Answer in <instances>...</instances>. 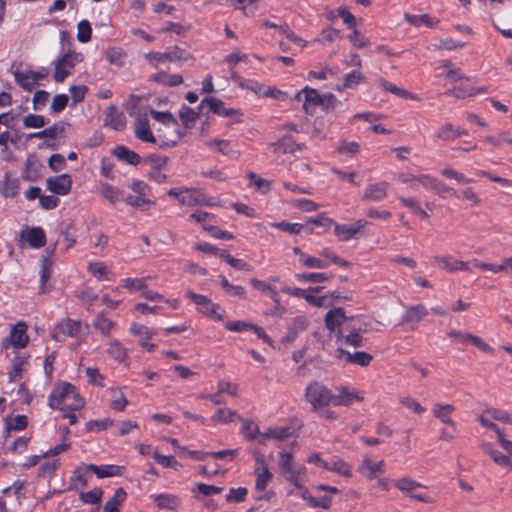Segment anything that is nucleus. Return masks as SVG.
<instances>
[{
    "instance_id": "47",
    "label": "nucleus",
    "mask_w": 512,
    "mask_h": 512,
    "mask_svg": "<svg viewBox=\"0 0 512 512\" xmlns=\"http://www.w3.org/2000/svg\"><path fill=\"white\" fill-rule=\"evenodd\" d=\"M377 83H378L379 87H381L383 90L388 91L392 94H395L401 98H411V99L414 98L408 91L397 87L396 85L390 83L389 81H387L384 78H379L377 80Z\"/></svg>"
},
{
    "instance_id": "21",
    "label": "nucleus",
    "mask_w": 512,
    "mask_h": 512,
    "mask_svg": "<svg viewBox=\"0 0 512 512\" xmlns=\"http://www.w3.org/2000/svg\"><path fill=\"white\" fill-rule=\"evenodd\" d=\"M135 135L143 142L155 143V137L150 130L147 114L138 115L136 118Z\"/></svg>"
},
{
    "instance_id": "25",
    "label": "nucleus",
    "mask_w": 512,
    "mask_h": 512,
    "mask_svg": "<svg viewBox=\"0 0 512 512\" xmlns=\"http://www.w3.org/2000/svg\"><path fill=\"white\" fill-rule=\"evenodd\" d=\"M149 81L168 86L175 87L183 83V77L179 74H169L165 71H159L149 77Z\"/></svg>"
},
{
    "instance_id": "34",
    "label": "nucleus",
    "mask_w": 512,
    "mask_h": 512,
    "mask_svg": "<svg viewBox=\"0 0 512 512\" xmlns=\"http://www.w3.org/2000/svg\"><path fill=\"white\" fill-rule=\"evenodd\" d=\"M123 201L134 208L141 210H148L154 202L148 198V195L144 194H130L124 196Z\"/></svg>"
},
{
    "instance_id": "8",
    "label": "nucleus",
    "mask_w": 512,
    "mask_h": 512,
    "mask_svg": "<svg viewBox=\"0 0 512 512\" xmlns=\"http://www.w3.org/2000/svg\"><path fill=\"white\" fill-rule=\"evenodd\" d=\"M27 328L28 326L25 322H17L15 325L12 326L10 330V335L7 339L4 340L3 346L7 348L8 344H10L15 349L25 348L29 342Z\"/></svg>"
},
{
    "instance_id": "42",
    "label": "nucleus",
    "mask_w": 512,
    "mask_h": 512,
    "mask_svg": "<svg viewBox=\"0 0 512 512\" xmlns=\"http://www.w3.org/2000/svg\"><path fill=\"white\" fill-rule=\"evenodd\" d=\"M284 478L293 484L294 487L304 483L306 478V468L303 465L295 466L293 470L283 474Z\"/></svg>"
},
{
    "instance_id": "38",
    "label": "nucleus",
    "mask_w": 512,
    "mask_h": 512,
    "mask_svg": "<svg viewBox=\"0 0 512 512\" xmlns=\"http://www.w3.org/2000/svg\"><path fill=\"white\" fill-rule=\"evenodd\" d=\"M202 201V192L195 188H185L180 204L182 206L194 207L199 206Z\"/></svg>"
},
{
    "instance_id": "31",
    "label": "nucleus",
    "mask_w": 512,
    "mask_h": 512,
    "mask_svg": "<svg viewBox=\"0 0 512 512\" xmlns=\"http://www.w3.org/2000/svg\"><path fill=\"white\" fill-rule=\"evenodd\" d=\"M428 315L427 308L422 304L409 307L402 317V323H418Z\"/></svg>"
},
{
    "instance_id": "51",
    "label": "nucleus",
    "mask_w": 512,
    "mask_h": 512,
    "mask_svg": "<svg viewBox=\"0 0 512 512\" xmlns=\"http://www.w3.org/2000/svg\"><path fill=\"white\" fill-rule=\"evenodd\" d=\"M15 81L26 91H32L35 87L33 75L29 72L15 71Z\"/></svg>"
},
{
    "instance_id": "32",
    "label": "nucleus",
    "mask_w": 512,
    "mask_h": 512,
    "mask_svg": "<svg viewBox=\"0 0 512 512\" xmlns=\"http://www.w3.org/2000/svg\"><path fill=\"white\" fill-rule=\"evenodd\" d=\"M113 155L117 157L120 161H123L130 165H137L141 159L136 152L122 145L116 146L113 149Z\"/></svg>"
},
{
    "instance_id": "45",
    "label": "nucleus",
    "mask_w": 512,
    "mask_h": 512,
    "mask_svg": "<svg viewBox=\"0 0 512 512\" xmlns=\"http://www.w3.org/2000/svg\"><path fill=\"white\" fill-rule=\"evenodd\" d=\"M220 284L221 287L226 291V293L230 296L238 297L240 299L246 298V291L244 287L240 285L231 284L226 277L220 276Z\"/></svg>"
},
{
    "instance_id": "17",
    "label": "nucleus",
    "mask_w": 512,
    "mask_h": 512,
    "mask_svg": "<svg viewBox=\"0 0 512 512\" xmlns=\"http://www.w3.org/2000/svg\"><path fill=\"white\" fill-rule=\"evenodd\" d=\"M20 238L28 242L33 249H39L46 244V235L41 227L25 228L20 232Z\"/></svg>"
},
{
    "instance_id": "64",
    "label": "nucleus",
    "mask_w": 512,
    "mask_h": 512,
    "mask_svg": "<svg viewBox=\"0 0 512 512\" xmlns=\"http://www.w3.org/2000/svg\"><path fill=\"white\" fill-rule=\"evenodd\" d=\"M103 491L100 488H95L88 492H81L80 499L85 504H96L100 501Z\"/></svg>"
},
{
    "instance_id": "14",
    "label": "nucleus",
    "mask_w": 512,
    "mask_h": 512,
    "mask_svg": "<svg viewBox=\"0 0 512 512\" xmlns=\"http://www.w3.org/2000/svg\"><path fill=\"white\" fill-rule=\"evenodd\" d=\"M321 97L322 95L316 89L306 86L296 94L295 98L298 101L303 100V109L306 113L313 114L320 103Z\"/></svg>"
},
{
    "instance_id": "22",
    "label": "nucleus",
    "mask_w": 512,
    "mask_h": 512,
    "mask_svg": "<svg viewBox=\"0 0 512 512\" xmlns=\"http://www.w3.org/2000/svg\"><path fill=\"white\" fill-rule=\"evenodd\" d=\"M388 186L389 185L387 182H379L367 185L363 195V200L374 202L381 201L387 195Z\"/></svg>"
},
{
    "instance_id": "56",
    "label": "nucleus",
    "mask_w": 512,
    "mask_h": 512,
    "mask_svg": "<svg viewBox=\"0 0 512 512\" xmlns=\"http://www.w3.org/2000/svg\"><path fill=\"white\" fill-rule=\"evenodd\" d=\"M299 263H301L305 267L313 269H325L329 266V263L327 261H323L319 258L310 256L308 254L301 255V258H299Z\"/></svg>"
},
{
    "instance_id": "30",
    "label": "nucleus",
    "mask_w": 512,
    "mask_h": 512,
    "mask_svg": "<svg viewBox=\"0 0 512 512\" xmlns=\"http://www.w3.org/2000/svg\"><path fill=\"white\" fill-rule=\"evenodd\" d=\"M454 410L455 407L451 404H435L433 408V414L442 423L451 426L455 431V422L450 417L451 413L454 412Z\"/></svg>"
},
{
    "instance_id": "11",
    "label": "nucleus",
    "mask_w": 512,
    "mask_h": 512,
    "mask_svg": "<svg viewBox=\"0 0 512 512\" xmlns=\"http://www.w3.org/2000/svg\"><path fill=\"white\" fill-rule=\"evenodd\" d=\"M186 297L191 299L194 304L197 306V309L214 319H221V315L218 313L220 310V306L218 304H214L209 298L204 295L194 293L192 291L186 292Z\"/></svg>"
},
{
    "instance_id": "37",
    "label": "nucleus",
    "mask_w": 512,
    "mask_h": 512,
    "mask_svg": "<svg viewBox=\"0 0 512 512\" xmlns=\"http://www.w3.org/2000/svg\"><path fill=\"white\" fill-rule=\"evenodd\" d=\"M93 326L97 329L102 335L108 337L112 333V331L116 327V323L111 319L107 318L104 313H100L97 315L93 322Z\"/></svg>"
},
{
    "instance_id": "44",
    "label": "nucleus",
    "mask_w": 512,
    "mask_h": 512,
    "mask_svg": "<svg viewBox=\"0 0 512 512\" xmlns=\"http://www.w3.org/2000/svg\"><path fill=\"white\" fill-rule=\"evenodd\" d=\"M299 282H311V283H322L330 280L333 275L327 273H298L295 275Z\"/></svg>"
},
{
    "instance_id": "39",
    "label": "nucleus",
    "mask_w": 512,
    "mask_h": 512,
    "mask_svg": "<svg viewBox=\"0 0 512 512\" xmlns=\"http://www.w3.org/2000/svg\"><path fill=\"white\" fill-rule=\"evenodd\" d=\"M326 470L336 472L339 475L345 477L352 476L351 466L338 457H333L330 461H328V467H326Z\"/></svg>"
},
{
    "instance_id": "43",
    "label": "nucleus",
    "mask_w": 512,
    "mask_h": 512,
    "mask_svg": "<svg viewBox=\"0 0 512 512\" xmlns=\"http://www.w3.org/2000/svg\"><path fill=\"white\" fill-rule=\"evenodd\" d=\"M254 473L256 476L255 488L257 491H264L267 487L268 483L272 479V473L269 468L254 469Z\"/></svg>"
},
{
    "instance_id": "23",
    "label": "nucleus",
    "mask_w": 512,
    "mask_h": 512,
    "mask_svg": "<svg viewBox=\"0 0 512 512\" xmlns=\"http://www.w3.org/2000/svg\"><path fill=\"white\" fill-rule=\"evenodd\" d=\"M89 473H91V470L88 468V464L78 466L70 478V489L79 490L85 488L88 484Z\"/></svg>"
},
{
    "instance_id": "48",
    "label": "nucleus",
    "mask_w": 512,
    "mask_h": 512,
    "mask_svg": "<svg viewBox=\"0 0 512 512\" xmlns=\"http://www.w3.org/2000/svg\"><path fill=\"white\" fill-rule=\"evenodd\" d=\"M126 498V492L119 488L115 491L114 496L108 500L104 506L105 512H120L118 506L124 501Z\"/></svg>"
},
{
    "instance_id": "9",
    "label": "nucleus",
    "mask_w": 512,
    "mask_h": 512,
    "mask_svg": "<svg viewBox=\"0 0 512 512\" xmlns=\"http://www.w3.org/2000/svg\"><path fill=\"white\" fill-rule=\"evenodd\" d=\"M305 147V144L297 143L291 135H285L268 144V149L276 155L294 154L297 151H302Z\"/></svg>"
},
{
    "instance_id": "60",
    "label": "nucleus",
    "mask_w": 512,
    "mask_h": 512,
    "mask_svg": "<svg viewBox=\"0 0 512 512\" xmlns=\"http://www.w3.org/2000/svg\"><path fill=\"white\" fill-rule=\"evenodd\" d=\"M337 151L342 155L352 157L360 151V144L354 141L348 142L343 140L340 142Z\"/></svg>"
},
{
    "instance_id": "35",
    "label": "nucleus",
    "mask_w": 512,
    "mask_h": 512,
    "mask_svg": "<svg viewBox=\"0 0 512 512\" xmlns=\"http://www.w3.org/2000/svg\"><path fill=\"white\" fill-rule=\"evenodd\" d=\"M206 145L210 148L216 149L223 155H227L230 157H236L239 155V150L233 148L229 140L224 139H212L207 141Z\"/></svg>"
},
{
    "instance_id": "59",
    "label": "nucleus",
    "mask_w": 512,
    "mask_h": 512,
    "mask_svg": "<svg viewBox=\"0 0 512 512\" xmlns=\"http://www.w3.org/2000/svg\"><path fill=\"white\" fill-rule=\"evenodd\" d=\"M404 17L408 23H410L411 25H414V26H420L421 24H425L429 27H434L435 24L437 23V22H433V20L427 14L418 16V15H412V14L406 13L404 15Z\"/></svg>"
},
{
    "instance_id": "24",
    "label": "nucleus",
    "mask_w": 512,
    "mask_h": 512,
    "mask_svg": "<svg viewBox=\"0 0 512 512\" xmlns=\"http://www.w3.org/2000/svg\"><path fill=\"white\" fill-rule=\"evenodd\" d=\"M105 125L121 130L125 127L126 121L123 113L119 112L115 106H109L105 111Z\"/></svg>"
},
{
    "instance_id": "3",
    "label": "nucleus",
    "mask_w": 512,
    "mask_h": 512,
    "mask_svg": "<svg viewBox=\"0 0 512 512\" xmlns=\"http://www.w3.org/2000/svg\"><path fill=\"white\" fill-rule=\"evenodd\" d=\"M354 320V317L346 316L343 308H333L325 316V326L336 338L342 337Z\"/></svg>"
},
{
    "instance_id": "57",
    "label": "nucleus",
    "mask_w": 512,
    "mask_h": 512,
    "mask_svg": "<svg viewBox=\"0 0 512 512\" xmlns=\"http://www.w3.org/2000/svg\"><path fill=\"white\" fill-rule=\"evenodd\" d=\"M179 117L186 128H190L198 118V114L190 107L183 105L179 110Z\"/></svg>"
},
{
    "instance_id": "12",
    "label": "nucleus",
    "mask_w": 512,
    "mask_h": 512,
    "mask_svg": "<svg viewBox=\"0 0 512 512\" xmlns=\"http://www.w3.org/2000/svg\"><path fill=\"white\" fill-rule=\"evenodd\" d=\"M336 358L340 361H343L344 363L356 364L361 367H366L371 363L373 356L364 351L351 353L342 348H338L336 350Z\"/></svg>"
},
{
    "instance_id": "58",
    "label": "nucleus",
    "mask_w": 512,
    "mask_h": 512,
    "mask_svg": "<svg viewBox=\"0 0 512 512\" xmlns=\"http://www.w3.org/2000/svg\"><path fill=\"white\" fill-rule=\"evenodd\" d=\"M92 28L87 20H82L77 25V39L81 43H87L91 39Z\"/></svg>"
},
{
    "instance_id": "41",
    "label": "nucleus",
    "mask_w": 512,
    "mask_h": 512,
    "mask_svg": "<svg viewBox=\"0 0 512 512\" xmlns=\"http://www.w3.org/2000/svg\"><path fill=\"white\" fill-rule=\"evenodd\" d=\"M232 5L248 17L254 16L258 11V0H232Z\"/></svg>"
},
{
    "instance_id": "18",
    "label": "nucleus",
    "mask_w": 512,
    "mask_h": 512,
    "mask_svg": "<svg viewBox=\"0 0 512 512\" xmlns=\"http://www.w3.org/2000/svg\"><path fill=\"white\" fill-rule=\"evenodd\" d=\"M433 263L447 272L468 270V263L458 260L452 255L434 256Z\"/></svg>"
},
{
    "instance_id": "52",
    "label": "nucleus",
    "mask_w": 512,
    "mask_h": 512,
    "mask_svg": "<svg viewBox=\"0 0 512 512\" xmlns=\"http://www.w3.org/2000/svg\"><path fill=\"white\" fill-rule=\"evenodd\" d=\"M280 473L283 475L290 470H293L295 466H299L298 464H294L293 455L291 452L281 451L279 452V462H278Z\"/></svg>"
},
{
    "instance_id": "16",
    "label": "nucleus",
    "mask_w": 512,
    "mask_h": 512,
    "mask_svg": "<svg viewBox=\"0 0 512 512\" xmlns=\"http://www.w3.org/2000/svg\"><path fill=\"white\" fill-rule=\"evenodd\" d=\"M384 461H374L368 455H364L361 464L358 466V472L365 478L372 480L384 472Z\"/></svg>"
},
{
    "instance_id": "50",
    "label": "nucleus",
    "mask_w": 512,
    "mask_h": 512,
    "mask_svg": "<svg viewBox=\"0 0 512 512\" xmlns=\"http://www.w3.org/2000/svg\"><path fill=\"white\" fill-rule=\"evenodd\" d=\"M235 416L236 412L229 408H218L211 417V421L216 424H227L232 422Z\"/></svg>"
},
{
    "instance_id": "6",
    "label": "nucleus",
    "mask_w": 512,
    "mask_h": 512,
    "mask_svg": "<svg viewBox=\"0 0 512 512\" xmlns=\"http://www.w3.org/2000/svg\"><path fill=\"white\" fill-rule=\"evenodd\" d=\"M82 330L81 321L65 318L60 321L52 331V338L58 342L63 341L66 337H77Z\"/></svg>"
},
{
    "instance_id": "36",
    "label": "nucleus",
    "mask_w": 512,
    "mask_h": 512,
    "mask_svg": "<svg viewBox=\"0 0 512 512\" xmlns=\"http://www.w3.org/2000/svg\"><path fill=\"white\" fill-rule=\"evenodd\" d=\"M28 364V357L26 356H16L12 360L11 371L9 372V380L11 382H16L20 380L23 376V371Z\"/></svg>"
},
{
    "instance_id": "26",
    "label": "nucleus",
    "mask_w": 512,
    "mask_h": 512,
    "mask_svg": "<svg viewBox=\"0 0 512 512\" xmlns=\"http://www.w3.org/2000/svg\"><path fill=\"white\" fill-rule=\"evenodd\" d=\"M99 194L109 201L110 204L116 205L119 201L123 200L124 193L117 187L108 183H100L98 188Z\"/></svg>"
},
{
    "instance_id": "54",
    "label": "nucleus",
    "mask_w": 512,
    "mask_h": 512,
    "mask_svg": "<svg viewBox=\"0 0 512 512\" xmlns=\"http://www.w3.org/2000/svg\"><path fill=\"white\" fill-rule=\"evenodd\" d=\"M111 393L113 396L111 401V408L115 411H123L128 404V400L126 399L125 395L118 388L111 389Z\"/></svg>"
},
{
    "instance_id": "4",
    "label": "nucleus",
    "mask_w": 512,
    "mask_h": 512,
    "mask_svg": "<svg viewBox=\"0 0 512 512\" xmlns=\"http://www.w3.org/2000/svg\"><path fill=\"white\" fill-rule=\"evenodd\" d=\"M188 58L186 52L177 46L170 47L165 52H148L144 55V59L154 68L167 62L182 63Z\"/></svg>"
},
{
    "instance_id": "49",
    "label": "nucleus",
    "mask_w": 512,
    "mask_h": 512,
    "mask_svg": "<svg viewBox=\"0 0 512 512\" xmlns=\"http://www.w3.org/2000/svg\"><path fill=\"white\" fill-rule=\"evenodd\" d=\"M107 353L118 362H123L127 357L126 348L117 340L109 343Z\"/></svg>"
},
{
    "instance_id": "61",
    "label": "nucleus",
    "mask_w": 512,
    "mask_h": 512,
    "mask_svg": "<svg viewBox=\"0 0 512 512\" xmlns=\"http://www.w3.org/2000/svg\"><path fill=\"white\" fill-rule=\"evenodd\" d=\"M306 301L314 307L327 308L332 305L331 297L329 295L315 296L308 292Z\"/></svg>"
},
{
    "instance_id": "13",
    "label": "nucleus",
    "mask_w": 512,
    "mask_h": 512,
    "mask_svg": "<svg viewBox=\"0 0 512 512\" xmlns=\"http://www.w3.org/2000/svg\"><path fill=\"white\" fill-rule=\"evenodd\" d=\"M368 222L363 219L357 220L353 225L334 224V233L340 241H348L361 232Z\"/></svg>"
},
{
    "instance_id": "28",
    "label": "nucleus",
    "mask_w": 512,
    "mask_h": 512,
    "mask_svg": "<svg viewBox=\"0 0 512 512\" xmlns=\"http://www.w3.org/2000/svg\"><path fill=\"white\" fill-rule=\"evenodd\" d=\"M88 468L92 473L96 474L98 478L115 477L123 474L124 467L116 465H102L88 464Z\"/></svg>"
},
{
    "instance_id": "63",
    "label": "nucleus",
    "mask_w": 512,
    "mask_h": 512,
    "mask_svg": "<svg viewBox=\"0 0 512 512\" xmlns=\"http://www.w3.org/2000/svg\"><path fill=\"white\" fill-rule=\"evenodd\" d=\"M150 115L158 122L170 126L177 123L176 119L170 112H160L154 109L149 110Z\"/></svg>"
},
{
    "instance_id": "53",
    "label": "nucleus",
    "mask_w": 512,
    "mask_h": 512,
    "mask_svg": "<svg viewBox=\"0 0 512 512\" xmlns=\"http://www.w3.org/2000/svg\"><path fill=\"white\" fill-rule=\"evenodd\" d=\"M219 257L223 261L228 263L230 266H232V267H235V268H238V269H241V270H245V271H251L252 270V267L248 263L244 262L241 259H237V258L231 256L225 250L220 251Z\"/></svg>"
},
{
    "instance_id": "2",
    "label": "nucleus",
    "mask_w": 512,
    "mask_h": 512,
    "mask_svg": "<svg viewBox=\"0 0 512 512\" xmlns=\"http://www.w3.org/2000/svg\"><path fill=\"white\" fill-rule=\"evenodd\" d=\"M305 397L312 410L320 412L328 405H333L334 394L325 385L315 381L306 387Z\"/></svg>"
},
{
    "instance_id": "1",
    "label": "nucleus",
    "mask_w": 512,
    "mask_h": 512,
    "mask_svg": "<svg viewBox=\"0 0 512 512\" xmlns=\"http://www.w3.org/2000/svg\"><path fill=\"white\" fill-rule=\"evenodd\" d=\"M48 405L52 409L77 411L84 407L85 401L76 391L75 386L61 382L55 386L48 397Z\"/></svg>"
},
{
    "instance_id": "7",
    "label": "nucleus",
    "mask_w": 512,
    "mask_h": 512,
    "mask_svg": "<svg viewBox=\"0 0 512 512\" xmlns=\"http://www.w3.org/2000/svg\"><path fill=\"white\" fill-rule=\"evenodd\" d=\"M393 484L398 490H400L402 493L407 494L413 500L422 503L432 502V500L426 495L414 492L418 488H425V486L411 478L403 477L400 479H396L393 481Z\"/></svg>"
},
{
    "instance_id": "27",
    "label": "nucleus",
    "mask_w": 512,
    "mask_h": 512,
    "mask_svg": "<svg viewBox=\"0 0 512 512\" xmlns=\"http://www.w3.org/2000/svg\"><path fill=\"white\" fill-rule=\"evenodd\" d=\"M365 81V76L362 74L361 69H355L343 77V83L337 85L335 89L337 91H344L345 89H352L360 85Z\"/></svg>"
},
{
    "instance_id": "40",
    "label": "nucleus",
    "mask_w": 512,
    "mask_h": 512,
    "mask_svg": "<svg viewBox=\"0 0 512 512\" xmlns=\"http://www.w3.org/2000/svg\"><path fill=\"white\" fill-rule=\"evenodd\" d=\"M460 84L458 86H454L445 91L447 96H453L458 99H464L467 97H473L476 95V90L474 88L468 87L464 82L459 81Z\"/></svg>"
},
{
    "instance_id": "46",
    "label": "nucleus",
    "mask_w": 512,
    "mask_h": 512,
    "mask_svg": "<svg viewBox=\"0 0 512 512\" xmlns=\"http://www.w3.org/2000/svg\"><path fill=\"white\" fill-rule=\"evenodd\" d=\"M148 279H151V277L125 278L122 280V286L129 291H141L142 293L147 286Z\"/></svg>"
},
{
    "instance_id": "5",
    "label": "nucleus",
    "mask_w": 512,
    "mask_h": 512,
    "mask_svg": "<svg viewBox=\"0 0 512 512\" xmlns=\"http://www.w3.org/2000/svg\"><path fill=\"white\" fill-rule=\"evenodd\" d=\"M84 60L82 53L69 51L59 58L55 63L54 80L63 82L71 73V70Z\"/></svg>"
},
{
    "instance_id": "33",
    "label": "nucleus",
    "mask_w": 512,
    "mask_h": 512,
    "mask_svg": "<svg viewBox=\"0 0 512 512\" xmlns=\"http://www.w3.org/2000/svg\"><path fill=\"white\" fill-rule=\"evenodd\" d=\"M466 134L465 130L452 125L451 123L444 124L437 132V138L442 141H453Z\"/></svg>"
},
{
    "instance_id": "29",
    "label": "nucleus",
    "mask_w": 512,
    "mask_h": 512,
    "mask_svg": "<svg viewBox=\"0 0 512 512\" xmlns=\"http://www.w3.org/2000/svg\"><path fill=\"white\" fill-rule=\"evenodd\" d=\"M150 498L160 509L176 510L180 504V499L172 494H152Z\"/></svg>"
},
{
    "instance_id": "19",
    "label": "nucleus",
    "mask_w": 512,
    "mask_h": 512,
    "mask_svg": "<svg viewBox=\"0 0 512 512\" xmlns=\"http://www.w3.org/2000/svg\"><path fill=\"white\" fill-rule=\"evenodd\" d=\"M199 108L201 110L208 108V112H213L222 117H231L235 114H238L236 110L224 107V103L220 99L215 97L204 98L201 101Z\"/></svg>"
},
{
    "instance_id": "15",
    "label": "nucleus",
    "mask_w": 512,
    "mask_h": 512,
    "mask_svg": "<svg viewBox=\"0 0 512 512\" xmlns=\"http://www.w3.org/2000/svg\"><path fill=\"white\" fill-rule=\"evenodd\" d=\"M47 189L57 195H66L72 187V179L68 174L49 177L46 180Z\"/></svg>"
},
{
    "instance_id": "20",
    "label": "nucleus",
    "mask_w": 512,
    "mask_h": 512,
    "mask_svg": "<svg viewBox=\"0 0 512 512\" xmlns=\"http://www.w3.org/2000/svg\"><path fill=\"white\" fill-rule=\"evenodd\" d=\"M363 330L356 327L353 323L349 326V329L342 334V337H337V341L342 344L352 346L354 348L362 347L364 345V338L361 335Z\"/></svg>"
},
{
    "instance_id": "55",
    "label": "nucleus",
    "mask_w": 512,
    "mask_h": 512,
    "mask_svg": "<svg viewBox=\"0 0 512 512\" xmlns=\"http://www.w3.org/2000/svg\"><path fill=\"white\" fill-rule=\"evenodd\" d=\"M484 451L486 454H488L492 459L493 461L500 465V466H504V467H507V466H510L511 465V459L510 457L502 454L501 452L493 449L490 445H486L484 446Z\"/></svg>"
},
{
    "instance_id": "62",
    "label": "nucleus",
    "mask_w": 512,
    "mask_h": 512,
    "mask_svg": "<svg viewBox=\"0 0 512 512\" xmlns=\"http://www.w3.org/2000/svg\"><path fill=\"white\" fill-rule=\"evenodd\" d=\"M23 124L26 128H42L45 126L46 120L42 115L29 114L24 117Z\"/></svg>"
},
{
    "instance_id": "10",
    "label": "nucleus",
    "mask_w": 512,
    "mask_h": 512,
    "mask_svg": "<svg viewBox=\"0 0 512 512\" xmlns=\"http://www.w3.org/2000/svg\"><path fill=\"white\" fill-rule=\"evenodd\" d=\"M337 394H334L333 406H350L353 402H362L364 393L358 389L347 386L336 388Z\"/></svg>"
}]
</instances>
